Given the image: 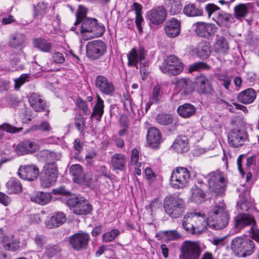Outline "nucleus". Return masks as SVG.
<instances>
[{
  "label": "nucleus",
  "instance_id": "f257e3e1",
  "mask_svg": "<svg viewBox=\"0 0 259 259\" xmlns=\"http://www.w3.org/2000/svg\"><path fill=\"white\" fill-rule=\"evenodd\" d=\"M86 12L85 9L80 6L79 10L76 13V20L74 24L76 26L81 23L80 32L83 39L87 40L102 36L105 31V26L98 23L96 19L85 17Z\"/></svg>",
  "mask_w": 259,
  "mask_h": 259
},
{
  "label": "nucleus",
  "instance_id": "f03ea898",
  "mask_svg": "<svg viewBox=\"0 0 259 259\" xmlns=\"http://www.w3.org/2000/svg\"><path fill=\"white\" fill-rule=\"evenodd\" d=\"M209 227L221 230L228 224L230 217L223 200L216 199L209 208L207 213Z\"/></svg>",
  "mask_w": 259,
  "mask_h": 259
},
{
  "label": "nucleus",
  "instance_id": "7ed1b4c3",
  "mask_svg": "<svg viewBox=\"0 0 259 259\" xmlns=\"http://www.w3.org/2000/svg\"><path fill=\"white\" fill-rule=\"evenodd\" d=\"M231 249L235 256L245 257L254 252L255 245L254 241L250 238L238 236L232 239Z\"/></svg>",
  "mask_w": 259,
  "mask_h": 259
},
{
  "label": "nucleus",
  "instance_id": "20e7f679",
  "mask_svg": "<svg viewBox=\"0 0 259 259\" xmlns=\"http://www.w3.org/2000/svg\"><path fill=\"white\" fill-rule=\"evenodd\" d=\"M163 208L165 213L169 217L178 218L184 213L185 204L183 199L171 195L165 197Z\"/></svg>",
  "mask_w": 259,
  "mask_h": 259
},
{
  "label": "nucleus",
  "instance_id": "39448f33",
  "mask_svg": "<svg viewBox=\"0 0 259 259\" xmlns=\"http://www.w3.org/2000/svg\"><path fill=\"white\" fill-rule=\"evenodd\" d=\"M66 204L76 215H87L93 210V206L89 201L81 196H72L68 199Z\"/></svg>",
  "mask_w": 259,
  "mask_h": 259
},
{
  "label": "nucleus",
  "instance_id": "423d86ee",
  "mask_svg": "<svg viewBox=\"0 0 259 259\" xmlns=\"http://www.w3.org/2000/svg\"><path fill=\"white\" fill-rule=\"evenodd\" d=\"M207 177L209 190L217 195L224 194L228 182L225 175L218 170L209 173Z\"/></svg>",
  "mask_w": 259,
  "mask_h": 259
},
{
  "label": "nucleus",
  "instance_id": "0eeeda50",
  "mask_svg": "<svg viewBox=\"0 0 259 259\" xmlns=\"http://www.w3.org/2000/svg\"><path fill=\"white\" fill-rule=\"evenodd\" d=\"M190 173L184 167L174 169L170 178V184L175 188L179 189L186 187L190 181Z\"/></svg>",
  "mask_w": 259,
  "mask_h": 259
},
{
  "label": "nucleus",
  "instance_id": "6e6552de",
  "mask_svg": "<svg viewBox=\"0 0 259 259\" xmlns=\"http://www.w3.org/2000/svg\"><path fill=\"white\" fill-rule=\"evenodd\" d=\"M160 69L164 73L175 76L183 71L184 65L178 57L171 55L163 60L162 65L160 66Z\"/></svg>",
  "mask_w": 259,
  "mask_h": 259
},
{
  "label": "nucleus",
  "instance_id": "1a4fd4ad",
  "mask_svg": "<svg viewBox=\"0 0 259 259\" xmlns=\"http://www.w3.org/2000/svg\"><path fill=\"white\" fill-rule=\"evenodd\" d=\"M181 252L182 259H199L201 250L198 242L185 241L182 245Z\"/></svg>",
  "mask_w": 259,
  "mask_h": 259
},
{
  "label": "nucleus",
  "instance_id": "9d476101",
  "mask_svg": "<svg viewBox=\"0 0 259 259\" xmlns=\"http://www.w3.org/2000/svg\"><path fill=\"white\" fill-rule=\"evenodd\" d=\"M167 16V11L163 6L154 7L147 14V17L150 24L154 25H159L163 23L166 19Z\"/></svg>",
  "mask_w": 259,
  "mask_h": 259
},
{
  "label": "nucleus",
  "instance_id": "9b49d317",
  "mask_svg": "<svg viewBox=\"0 0 259 259\" xmlns=\"http://www.w3.org/2000/svg\"><path fill=\"white\" fill-rule=\"evenodd\" d=\"M107 47L102 40H93L89 42L86 46L87 54L93 59H96L106 52Z\"/></svg>",
  "mask_w": 259,
  "mask_h": 259
},
{
  "label": "nucleus",
  "instance_id": "f8f14e48",
  "mask_svg": "<svg viewBox=\"0 0 259 259\" xmlns=\"http://www.w3.org/2000/svg\"><path fill=\"white\" fill-rule=\"evenodd\" d=\"M90 239L89 234L80 232L72 235L69 239V243L72 248L77 251L86 249Z\"/></svg>",
  "mask_w": 259,
  "mask_h": 259
},
{
  "label": "nucleus",
  "instance_id": "ddd939ff",
  "mask_svg": "<svg viewBox=\"0 0 259 259\" xmlns=\"http://www.w3.org/2000/svg\"><path fill=\"white\" fill-rule=\"evenodd\" d=\"M70 172L73 177V181L78 184H84L88 185L92 180L91 174H84L80 165L73 164L70 167Z\"/></svg>",
  "mask_w": 259,
  "mask_h": 259
},
{
  "label": "nucleus",
  "instance_id": "4468645a",
  "mask_svg": "<svg viewBox=\"0 0 259 259\" xmlns=\"http://www.w3.org/2000/svg\"><path fill=\"white\" fill-rule=\"evenodd\" d=\"M246 139V133L237 128L231 130L228 135V143L231 146L236 148L242 146Z\"/></svg>",
  "mask_w": 259,
  "mask_h": 259
},
{
  "label": "nucleus",
  "instance_id": "2eb2a0df",
  "mask_svg": "<svg viewBox=\"0 0 259 259\" xmlns=\"http://www.w3.org/2000/svg\"><path fill=\"white\" fill-rule=\"evenodd\" d=\"M193 28L197 35L205 38L213 35L216 31L214 24L204 22H197L194 23Z\"/></svg>",
  "mask_w": 259,
  "mask_h": 259
},
{
  "label": "nucleus",
  "instance_id": "dca6fc26",
  "mask_svg": "<svg viewBox=\"0 0 259 259\" xmlns=\"http://www.w3.org/2000/svg\"><path fill=\"white\" fill-rule=\"evenodd\" d=\"M96 88L104 95L111 96L115 92L113 83L103 75H98L95 80Z\"/></svg>",
  "mask_w": 259,
  "mask_h": 259
},
{
  "label": "nucleus",
  "instance_id": "f3484780",
  "mask_svg": "<svg viewBox=\"0 0 259 259\" xmlns=\"http://www.w3.org/2000/svg\"><path fill=\"white\" fill-rule=\"evenodd\" d=\"M39 169L34 165L21 166L18 172L19 177L28 181H33L36 179L39 175Z\"/></svg>",
  "mask_w": 259,
  "mask_h": 259
},
{
  "label": "nucleus",
  "instance_id": "a211bd4d",
  "mask_svg": "<svg viewBox=\"0 0 259 259\" xmlns=\"http://www.w3.org/2000/svg\"><path fill=\"white\" fill-rule=\"evenodd\" d=\"M146 55V51L143 48H140L138 50L136 48L132 49L127 55L128 65L135 66L138 69L139 62L144 60Z\"/></svg>",
  "mask_w": 259,
  "mask_h": 259
},
{
  "label": "nucleus",
  "instance_id": "6ab92c4d",
  "mask_svg": "<svg viewBox=\"0 0 259 259\" xmlns=\"http://www.w3.org/2000/svg\"><path fill=\"white\" fill-rule=\"evenodd\" d=\"M176 89L182 96H186L193 91L192 81L189 78H182L176 81Z\"/></svg>",
  "mask_w": 259,
  "mask_h": 259
},
{
  "label": "nucleus",
  "instance_id": "aec40b11",
  "mask_svg": "<svg viewBox=\"0 0 259 259\" xmlns=\"http://www.w3.org/2000/svg\"><path fill=\"white\" fill-rule=\"evenodd\" d=\"M164 30L167 36L175 38L181 32V22L175 18L166 21L164 24Z\"/></svg>",
  "mask_w": 259,
  "mask_h": 259
},
{
  "label": "nucleus",
  "instance_id": "412c9836",
  "mask_svg": "<svg viewBox=\"0 0 259 259\" xmlns=\"http://www.w3.org/2000/svg\"><path fill=\"white\" fill-rule=\"evenodd\" d=\"M194 234H200L209 227V219L207 220L205 215L203 213H194Z\"/></svg>",
  "mask_w": 259,
  "mask_h": 259
},
{
  "label": "nucleus",
  "instance_id": "4be33fe9",
  "mask_svg": "<svg viewBox=\"0 0 259 259\" xmlns=\"http://www.w3.org/2000/svg\"><path fill=\"white\" fill-rule=\"evenodd\" d=\"M235 226L238 229H241L247 226L254 227L256 222L254 218L249 214L242 213L234 218Z\"/></svg>",
  "mask_w": 259,
  "mask_h": 259
},
{
  "label": "nucleus",
  "instance_id": "5701e85b",
  "mask_svg": "<svg viewBox=\"0 0 259 259\" xmlns=\"http://www.w3.org/2000/svg\"><path fill=\"white\" fill-rule=\"evenodd\" d=\"M38 148L39 146L36 143L29 140H25L17 145L16 152L18 155H22L33 153Z\"/></svg>",
  "mask_w": 259,
  "mask_h": 259
},
{
  "label": "nucleus",
  "instance_id": "b1692460",
  "mask_svg": "<svg viewBox=\"0 0 259 259\" xmlns=\"http://www.w3.org/2000/svg\"><path fill=\"white\" fill-rule=\"evenodd\" d=\"M36 156L39 161L55 164L57 161L60 160L61 154L48 150H42L37 153Z\"/></svg>",
  "mask_w": 259,
  "mask_h": 259
},
{
  "label": "nucleus",
  "instance_id": "393cba45",
  "mask_svg": "<svg viewBox=\"0 0 259 259\" xmlns=\"http://www.w3.org/2000/svg\"><path fill=\"white\" fill-rule=\"evenodd\" d=\"M147 143L152 148H157L161 141V133L159 130L155 127H151L147 135Z\"/></svg>",
  "mask_w": 259,
  "mask_h": 259
},
{
  "label": "nucleus",
  "instance_id": "a878e982",
  "mask_svg": "<svg viewBox=\"0 0 259 259\" xmlns=\"http://www.w3.org/2000/svg\"><path fill=\"white\" fill-rule=\"evenodd\" d=\"M195 83L198 92L200 94L210 93L212 90L209 80L204 75L196 76Z\"/></svg>",
  "mask_w": 259,
  "mask_h": 259
},
{
  "label": "nucleus",
  "instance_id": "bb28decb",
  "mask_svg": "<svg viewBox=\"0 0 259 259\" xmlns=\"http://www.w3.org/2000/svg\"><path fill=\"white\" fill-rule=\"evenodd\" d=\"M25 35L20 32H16L11 35L9 46L15 49H21L25 46Z\"/></svg>",
  "mask_w": 259,
  "mask_h": 259
},
{
  "label": "nucleus",
  "instance_id": "cd10ccee",
  "mask_svg": "<svg viewBox=\"0 0 259 259\" xmlns=\"http://www.w3.org/2000/svg\"><path fill=\"white\" fill-rule=\"evenodd\" d=\"M66 216L62 212H58L54 214L46 221V226L49 229L59 227L65 222Z\"/></svg>",
  "mask_w": 259,
  "mask_h": 259
},
{
  "label": "nucleus",
  "instance_id": "c85d7f7f",
  "mask_svg": "<svg viewBox=\"0 0 259 259\" xmlns=\"http://www.w3.org/2000/svg\"><path fill=\"white\" fill-rule=\"evenodd\" d=\"M256 97L255 91L253 89L249 88L239 93L237 96V99L243 104H249L254 101Z\"/></svg>",
  "mask_w": 259,
  "mask_h": 259
},
{
  "label": "nucleus",
  "instance_id": "c756f323",
  "mask_svg": "<svg viewBox=\"0 0 259 259\" xmlns=\"http://www.w3.org/2000/svg\"><path fill=\"white\" fill-rule=\"evenodd\" d=\"M33 46L45 53H50L53 50V44L47 39L42 37L34 38L32 40Z\"/></svg>",
  "mask_w": 259,
  "mask_h": 259
},
{
  "label": "nucleus",
  "instance_id": "7c9ffc66",
  "mask_svg": "<svg viewBox=\"0 0 259 259\" xmlns=\"http://www.w3.org/2000/svg\"><path fill=\"white\" fill-rule=\"evenodd\" d=\"M29 199L32 202L44 205L51 201L52 195L51 193L37 192L35 194L30 195Z\"/></svg>",
  "mask_w": 259,
  "mask_h": 259
},
{
  "label": "nucleus",
  "instance_id": "2f4dec72",
  "mask_svg": "<svg viewBox=\"0 0 259 259\" xmlns=\"http://www.w3.org/2000/svg\"><path fill=\"white\" fill-rule=\"evenodd\" d=\"M126 162V156L121 153L114 154L111 158V166L115 170H123Z\"/></svg>",
  "mask_w": 259,
  "mask_h": 259
},
{
  "label": "nucleus",
  "instance_id": "473e14b6",
  "mask_svg": "<svg viewBox=\"0 0 259 259\" xmlns=\"http://www.w3.org/2000/svg\"><path fill=\"white\" fill-rule=\"evenodd\" d=\"M172 148L178 153L187 152L189 149L187 138L184 136H179L174 142Z\"/></svg>",
  "mask_w": 259,
  "mask_h": 259
},
{
  "label": "nucleus",
  "instance_id": "72a5a7b5",
  "mask_svg": "<svg viewBox=\"0 0 259 259\" xmlns=\"http://www.w3.org/2000/svg\"><path fill=\"white\" fill-rule=\"evenodd\" d=\"M194 212L186 214L182 220L183 228L188 233L194 234Z\"/></svg>",
  "mask_w": 259,
  "mask_h": 259
},
{
  "label": "nucleus",
  "instance_id": "f704fd0d",
  "mask_svg": "<svg viewBox=\"0 0 259 259\" xmlns=\"http://www.w3.org/2000/svg\"><path fill=\"white\" fill-rule=\"evenodd\" d=\"M97 102L95 105L91 117L100 120L104 113V101L99 95L97 96Z\"/></svg>",
  "mask_w": 259,
  "mask_h": 259
},
{
  "label": "nucleus",
  "instance_id": "c9c22d12",
  "mask_svg": "<svg viewBox=\"0 0 259 259\" xmlns=\"http://www.w3.org/2000/svg\"><path fill=\"white\" fill-rule=\"evenodd\" d=\"M134 10L135 11V22L139 33L143 32V24L144 19L142 17V6L141 4L134 3L133 4Z\"/></svg>",
  "mask_w": 259,
  "mask_h": 259
},
{
  "label": "nucleus",
  "instance_id": "e433bc0d",
  "mask_svg": "<svg viewBox=\"0 0 259 259\" xmlns=\"http://www.w3.org/2000/svg\"><path fill=\"white\" fill-rule=\"evenodd\" d=\"M210 46L207 41H203L200 42L196 49V53L197 56L201 59H207L211 53Z\"/></svg>",
  "mask_w": 259,
  "mask_h": 259
},
{
  "label": "nucleus",
  "instance_id": "4c0bfd02",
  "mask_svg": "<svg viewBox=\"0 0 259 259\" xmlns=\"http://www.w3.org/2000/svg\"><path fill=\"white\" fill-rule=\"evenodd\" d=\"M29 102L32 108L36 112H39L45 110V105L43 103L42 100L40 98L39 95L32 93L29 99Z\"/></svg>",
  "mask_w": 259,
  "mask_h": 259
},
{
  "label": "nucleus",
  "instance_id": "58836bf2",
  "mask_svg": "<svg viewBox=\"0 0 259 259\" xmlns=\"http://www.w3.org/2000/svg\"><path fill=\"white\" fill-rule=\"evenodd\" d=\"M191 200L196 203L204 202L206 195L201 188L194 186L191 190Z\"/></svg>",
  "mask_w": 259,
  "mask_h": 259
},
{
  "label": "nucleus",
  "instance_id": "ea45409f",
  "mask_svg": "<svg viewBox=\"0 0 259 259\" xmlns=\"http://www.w3.org/2000/svg\"><path fill=\"white\" fill-rule=\"evenodd\" d=\"M180 116L184 118H188L193 115L196 112L195 107L192 104L185 103L180 106L177 109Z\"/></svg>",
  "mask_w": 259,
  "mask_h": 259
},
{
  "label": "nucleus",
  "instance_id": "a19ab883",
  "mask_svg": "<svg viewBox=\"0 0 259 259\" xmlns=\"http://www.w3.org/2000/svg\"><path fill=\"white\" fill-rule=\"evenodd\" d=\"M214 20L219 25L226 26L232 22L233 17L231 14L221 11L218 13Z\"/></svg>",
  "mask_w": 259,
  "mask_h": 259
},
{
  "label": "nucleus",
  "instance_id": "79ce46f5",
  "mask_svg": "<svg viewBox=\"0 0 259 259\" xmlns=\"http://www.w3.org/2000/svg\"><path fill=\"white\" fill-rule=\"evenodd\" d=\"M183 12L188 17H198L203 15V10L192 4L185 6L183 9Z\"/></svg>",
  "mask_w": 259,
  "mask_h": 259
},
{
  "label": "nucleus",
  "instance_id": "37998d69",
  "mask_svg": "<svg viewBox=\"0 0 259 259\" xmlns=\"http://www.w3.org/2000/svg\"><path fill=\"white\" fill-rule=\"evenodd\" d=\"M6 185L9 193H18L22 190L21 183L18 180L14 178H11Z\"/></svg>",
  "mask_w": 259,
  "mask_h": 259
},
{
  "label": "nucleus",
  "instance_id": "c03bdc74",
  "mask_svg": "<svg viewBox=\"0 0 259 259\" xmlns=\"http://www.w3.org/2000/svg\"><path fill=\"white\" fill-rule=\"evenodd\" d=\"M2 242L4 247L8 250L15 251L19 247V242L13 237H5Z\"/></svg>",
  "mask_w": 259,
  "mask_h": 259
},
{
  "label": "nucleus",
  "instance_id": "a18cd8bd",
  "mask_svg": "<svg viewBox=\"0 0 259 259\" xmlns=\"http://www.w3.org/2000/svg\"><path fill=\"white\" fill-rule=\"evenodd\" d=\"M249 4H239L234 8V16L237 19L245 17L249 11Z\"/></svg>",
  "mask_w": 259,
  "mask_h": 259
},
{
  "label": "nucleus",
  "instance_id": "49530a36",
  "mask_svg": "<svg viewBox=\"0 0 259 259\" xmlns=\"http://www.w3.org/2000/svg\"><path fill=\"white\" fill-rule=\"evenodd\" d=\"M57 180V178L42 172L40 177V185L42 188H49L55 184Z\"/></svg>",
  "mask_w": 259,
  "mask_h": 259
},
{
  "label": "nucleus",
  "instance_id": "de8ad7c7",
  "mask_svg": "<svg viewBox=\"0 0 259 259\" xmlns=\"http://www.w3.org/2000/svg\"><path fill=\"white\" fill-rule=\"evenodd\" d=\"M214 49L216 52L226 54L229 49L226 40L223 38L217 40L214 45Z\"/></svg>",
  "mask_w": 259,
  "mask_h": 259
},
{
  "label": "nucleus",
  "instance_id": "09e8293b",
  "mask_svg": "<svg viewBox=\"0 0 259 259\" xmlns=\"http://www.w3.org/2000/svg\"><path fill=\"white\" fill-rule=\"evenodd\" d=\"M42 173L56 178H58V170L55 163H46L44 166Z\"/></svg>",
  "mask_w": 259,
  "mask_h": 259
},
{
  "label": "nucleus",
  "instance_id": "8fccbe9b",
  "mask_svg": "<svg viewBox=\"0 0 259 259\" xmlns=\"http://www.w3.org/2000/svg\"><path fill=\"white\" fill-rule=\"evenodd\" d=\"M160 233L169 241L178 240L182 237V234L176 230L164 231Z\"/></svg>",
  "mask_w": 259,
  "mask_h": 259
},
{
  "label": "nucleus",
  "instance_id": "3c124183",
  "mask_svg": "<svg viewBox=\"0 0 259 259\" xmlns=\"http://www.w3.org/2000/svg\"><path fill=\"white\" fill-rule=\"evenodd\" d=\"M168 7L169 12L172 15H176L181 12L182 5L179 0H169Z\"/></svg>",
  "mask_w": 259,
  "mask_h": 259
},
{
  "label": "nucleus",
  "instance_id": "603ef678",
  "mask_svg": "<svg viewBox=\"0 0 259 259\" xmlns=\"http://www.w3.org/2000/svg\"><path fill=\"white\" fill-rule=\"evenodd\" d=\"M161 89V87L159 85H156L154 87L152 96L149 98L152 102L155 103V104H158L160 102L162 94Z\"/></svg>",
  "mask_w": 259,
  "mask_h": 259
},
{
  "label": "nucleus",
  "instance_id": "864d4df0",
  "mask_svg": "<svg viewBox=\"0 0 259 259\" xmlns=\"http://www.w3.org/2000/svg\"><path fill=\"white\" fill-rule=\"evenodd\" d=\"M2 130L8 133H16L21 131L22 130V128H17L8 123H4L2 125H0V139H2L4 135L1 131Z\"/></svg>",
  "mask_w": 259,
  "mask_h": 259
},
{
  "label": "nucleus",
  "instance_id": "5fc2aeb1",
  "mask_svg": "<svg viewBox=\"0 0 259 259\" xmlns=\"http://www.w3.org/2000/svg\"><path fill=\"white\" fill-rule=\"evenodd\" d=\"M120 234L119 231L116 229H113L110 231L104 233L102 235V239L104 242H109L115 239Z\"/></svg>",
  "mask_w": 259,
  "mask_h": 259
},
{
  "label": "nucleus",
  "instance_id": "6e6d98bb",
  "mask_svg": "<svg viewBox=\"0 0 259 259\" xmlns=\"http://www.w3.org/2000/svg\"><path fill=\"white\" fill-rule=\"evenodd\" d=\"M156 120L158 123L161 125H168L173 122V118L171 115L161 114L157 116Z\"/></svg>",
  "mask_w": 259,
  "mask_h": 259
},
{
  "label": "nucleus",
  "instance_id": "4d7b16f0",
  "mask_svg": "<svg viewBox=\"0 0 259 259\" xmlns=\"http://www.w3.org/2000/svg\"><path fill=\"white\" fill-rule=\"evenodd\" d=\"M210 68L209 66L203 62H198L190 65L189 71L192 72L195 71L207 70Z\"/></svg>",
  "mask_w": 259,
  "mask_h": 259
},
{
  "label": "nucleus",
  "instance_id": "13d9d810",
  "mask_svg": "<svg viewBox=\"0 0 259 259\" xmlns=\"http://www.w3.org/2000/svg\"><path fill=\"white\" fill-rule=\"evenodd\" d=\"M61 251V248L59 245L50 244L46 248V254L49 257H52L56 255Z\"/></svg>",
  "mask_w": 259,
  "mask_h": 259
},
{
  "label": "nucleus",
  "instance_id": "bf43d9fd",
  "mask_svg": "<svg viewBox=\"0 0 259 259\" xmlns=\"http://www.w3.org/2000/svg\"><path fill=\"white\" fill-rule=\"evenodd\" d=\"M47 4L44 2H39L34 6V15L35 16L42 15L46 12Z\"/></svg>",
  "mask_w": 259,
  "mask_h": 259
},
{
  "label": "nucleus",
  "instance_id": "052dcab7",
  "mask_svg": "<svg viewBox=\"0 0 259 259\" xmlns=\"http://www.w3.org/2000/svg\"><path fill=\"white\" fill-rule=\"evenodd\" d=\"M52 193L54 195H62L63 196H69L70 198L72 196H74V195L72 194L69 190L66 189L65 186H60L53 189Z\"/></svg>",
  "mask_w": 259,
  "mask_h": 259
},
{
  "label": "nucleus",
  "instance_id": "680f3d73",
  "mask_svg": "<svg viewBox=\"0 0 259 259\" xmlns=\"http://www.w3.org/2000/svg\"><path fill=\"white\" fill-rule=\"evenodd\" d=\"M28 75L27 74H23L19 78L15 79V90L16 91L19 90L20 87L28 80Z\"/></svg>",
  "mask_w": 259,
  "mask_h": 259
},
{
  "label": "nucleus",
  "instance_id": "e2e57ef3",
  "mask_svg": "<svg viewBox=\"0 0 259 259\" xmlns=\"http://www.w3.org/2000/svg\"><path fill=\"white\" fill-rule=\"evenodd\" d=\"M34 242L36 245L41 248L47 243V238L42 234H36L34 238Z\"/></svg>",
  "mask_w": 259,
  "mask_h": 259
},
{
  "label": "nucleus",
  "instance_id": "0e129e2a",
  "mask_svg": "<svg viewBox=\"0 0 259 259\" xmlns=\"http://www.w3.org/2000/svg\"><path fill=\"white\" fill-rule=\"evenodd\" d=\"M74 124L76 128L79 131H82L84 126V121L81 114H76L74 119Z\"/></svg>",
  "mask_w": 259,
  "mask_h": 259
},
{
  "label": "nucleus",
  "instance_id": "69168bd1",
  "mask_svg": "<svg viewBox=\"0 0 259 259\" xmlns=\"http://www.w3.org/2000/svg\"><path fill=\"white\" fill-rule=\"evenodd\" d=\"M76 103L79 108L82 111L84 114L88 115L90 113V111L86 102L79 98L77 99Z\"/></svg>",
  "mask_w": 259,
  "mask_h": 259
},
{
  "label": "nucleus",
  "instance_id": "338daca9",
  "mask_svg": "<svg viewBox=\"0 0 259 259\" xmlns=\"http://www.w3.org/2000/svg\"><path fill=\"white\" fill-rule=\"evenodd\" d=\"M205 9L208 14V17L210 18L213 13L220 9V8L213 4H208L205 6Z\"/></svg>",
  "mask_w": 259,
  "mask_h": 259
},
{
  "label": "nucleus",
  "instance_id": "774afa93",
  "mask_svg": "<svg viewBox=\"0 0 259 259\" xmlns=\"http://www.w3.org/2000/svg\"><path fill=\"white\" fill-rule=\"evenodd\" d=\"M249 232L251 238L259 242V229L255 227H251Z\"/></svg>",
  "mask_w": 259,
  "mask_h": 259
}]
</instances>
